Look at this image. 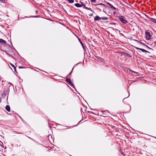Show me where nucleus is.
I'll return each instance as SVG.
<instances>
[{
  "mask_svg": "<svg viewBox=\"0 0 156 156\" xmlns=\"http://www.w3.org/2000/svg\"><path fill=\"white\" fill-rule=\"evenodd\" d=\"M119 20L123 23L126 24L128 21L125 20V18L123 16H121L119 17Z\"/></svg>",
  "mask_w": 156,
  "mask_h": 156,
  "instance_id": "f257e3e1",
  "label": "nucleus"
},
{
  "mask_svg": "<svg viewBox=\"0 0 156 156\" xmlns=\"http://www.w3.org/2000/svg\"><path fill=\"white\" fill-rule=\"evenodd\" d=\"M66 81L67 82L69 83V84L73 87H75L74 85L71 82L70 79L67 78L66 79Z\"/></svg>",
  "mask_w": 156,
  "mask_h": 156,
  "instance_id": "f03ea898",
  "label": "nucleus"
},
{
  "mask_svg": "<svg viewBox=\"0 0 156 156\" xmlns=\"http://www.w3.org/2000/svg\"><path fill=\"white\" fill-rule=\"evenodd\" d=\"M146 38L147 40H149L151 39V36L150 34L147 32H146Z\"/></svg>",
  "mask_w": 156,
  "mask_h": 156,
  "instance_id": "7ed1b4c3",
  "label": "nucleus"
},
{
  "mask_svg": "<svg viewBox=\"0 0 156 156\" xmlns=\"http://www.w3.org/2000/svg\"><path fill=\"white\" fill-rule=\"evenodd\" d=\"M136 49H137V50H140L141 51H143V52H147L148 53H150V52H149V51H146L145 50L143 49L140 48H139L138 47H136Z\"/></svg>",
  "mask_w": 156,
  "mask_h": 156,
  "instance_id": "20e7f679",
  "label": "nucleus"
},
{
  "mask_svg": "<svg viewBox=\"0 0 156 156\" xmlns=\"http://www.w3.org/2000/svg\"><path fill=\"white\" fill-rule=\"evenodd\" d=\"M96 5L97 6V8L98 9H100V7H101L102 6H105V5L102 3H100V4H98Z\"/></svg>",
  "mask_w": 156,
  "mask_h": 156,
  "instance_id": "39448f33",
  "label": "nucleus"
},
{
  "mask_svg": "<svg viewBox=\"0 0 156 156\" xmlns=\"http://www.w3.org/2000/svg\"><path fill=\"white\" fill-rule=\"evenodd\" d=\"M0 43L5 44H6V41L0 38Z\"/></svg>",
  "mask_w": 156,
  "mask_h": 156,
  "instance_id": "423d86ee",
  "label": "nucleus"
},
{
  "mask_svg": "<svg viewBox=\"0 0 156 156\" xmlns=\"http://www.w3.org/2000/svg\"><path fill=\"white\" fill-rule=\"evenodd\" d=\"M101 18H100L99 16H97L94 17V20L95 21H96L97 20H100V19H101Z\"/></svg>",
  "mask_w": 156,
  "mask_h": 156,
  "instance_id": "0eeeda50",
  "label": "nucleus"
},
{
  "mask_svg": "<svg viewBox=\"0 0 156 156\" xmlns=\"http://www.w3.org/2000/svg\"><path fill=\"white\" fill-rule=\"evenodd\" d=\"M5 109L8 112H9L10 110V107L9 105H7L5 107Z\"/></svg>",
  "mask_w": 156,
  "mask_h": 156,
  "instance_id": "6e6552de",
  "label": "nucleus"
},
{
  "mask_svg": "<svg viewBox=\"0 0 156 156\" xmlns=\"http://www.w3.org/2000/svg\"><path fill=\"white\" fill-rule=\"evenodd\" d=\"M75 5L77 7H81L82 6V5H80L78 3H76V4H75Z\"/></svg>",
  "mask_w": 156,
  "mask_h": 156,
  "instance_id": "1a4fd4ad",
  "label": "nucleus"
},
{
  "mask_svg": "<svg viewBox=\"0 0 156 156\" xmlns=\"http://www.w3.org/2000/svg\"><path fill=\"white\" fill-rule=\"evenodd\" d=\"M150 20L151 21L154 23H156V19H155L154 18H151L150 19Z\"/></svg>",
  "mask_w": 156,
  "mask_h": 156,
  "instance_id": "9d476101",
  "label": "nucleus"
},
{
  "mask_svg": "<svg viewBox=\"0 0 156 156\" xmlns=\"http://www.w3.org/2000/svg\"><path fill=\"white\" fill-rule=\"evenodd\" d=\"M6 96V94L5 93H3L2 94V97L3 98H5Z\"/></svg>",
  "mask_w": 156,
  "mask_h": 156,
  "instance_id": "9b49d317",
  "label": "nucleus"
},
{
  "mask_svg": "<svg viewBox=\"0 0 156 156\" xmlns=\"http://www.w3.org/2000/svg\"><path fill=\"white\" fill-rule=\"evenodd\" d=\"M101 18V19L102 20H106L108 19V18L107 17H102Z\"/></svg>",
  "mask_w": 156,
  "mask_h": 156,
  "instance_id": "f8f14e48",
  "label": "nucleus"
},
{
  "mask_svg": "<svg viewBox=\"0 0 156 156\" xmlns=\"http://www.w3.org/2000/svg\"><path fill=\"white\" fill-rule=\"evenodd\" d=\"M84 8L86 9L89 10H90L91 11H92L91 9L90 8H88L86 6H85L84 7Z\"/></svg>",
  "mask_w": 156,
  "mask_h": 156,
  "instance_id": "ddd939ff",
  "label": "nucleus"
},
{
  "mask_svg": "<svg viewBox=\"0 0 156 156\" xmlns=\"http://www.w3.org/2000/svg\"><path fill=\"white\" fill-rule=\"evenodd\" d=\"M11 65L13 68L14 69L15 71V72H16V68L15 67V66H14L12 64H11Z\"/></svg>",
  "mask_w": 156,
  "mask_h": 156,
  "instance_id": "4468645a",
  "label": "nucleus"
},
{
  "mask_svg": "<svg viewBox=\"0 0 156 156\" xmlns=\"http://www.w3.org/2000/svg\"><path fill=\"white\" fill-rule=\"evenodd\" d=\"M107 4L109 6H110V7H111L112 6V5L110 3H109V2H107Z\"/></svg>",
  "mask_w": 156,
  "mask_h": 156,
  "instance_id": "2eb2a0df",
  "label": "nucleus"
},
{
  "mask_svg": "<svg viewBox=\"0 0 156 156\" xmlns=\"http://www.w3.org/2000/svg\"><path fill=\"white\" fill-rule=\"evenodd\" d=\"M69 3H73L74 2L73 0H68Z\"/></svg>",
  "mask_w": 156,
  "mask_h": 156,
  "instance_id": "dca6fc26",
  "label": "nucleus"
},
{
  "mask_svg": "<svg viewBox=\"0 0 156 156\" xmlns=\"http://www.w3.org/2000/svg\"><path fill=\"white\" fill-rule=\"evenodd\" d=\"M111 8L114 10H116V8L113 5Z\"/></svg>",
  "mask_w": 156,
  "mask_h": 156,
  "instance_id": "f3484780",
  "label": "nucleus"
},
{
  "mask_svg": "<svg viewBox=\"0 0 156 156\" xmlns=\"http://www.w3.org/2000/svg\"><path fill=\"white\" fill-rule=\"evenodd\" d=\"M125 54L127 55V56H129V57H131V56H130V54H129V53H126Z\"/></svg>",
  "mask_w": 156,
  "mask_h": 156,
  "instance_id": "a211bd4d",
  "label": "nucleus"
},
{
  "mask_svg": "<svg viewBox=\"0 0 156 156\" xmlns=\"http://www.w3.org/2000/svg\"><path fill=\"white\" fill-rule=\"evenodd\" d=\"M143 44L144 46H145L146 47L148 48H149V49H151V48H150L147 45L145 44Z\"/></svg>",
  "mask_w": 156,
  "mask_h": 156,
  "instance_id": "6ab92c4d",
  "label": "nucleus"
},
{
  "mask_svg": "<svg viewBox=\"0 0 156 156\" xmlns=\"http://www.w3.org/2000/svg\"><path fill=\"white\" fill-rule=\"evenodd\" d=\"M92 2H95L96 0H90Z\"/></svg>",
  "mask_w": 156,
  "mask_h": 156,
  "instance_id": "aec40b11",
  "label": "nucleus"
},
{
  "mask_svg": "<svg viewBox=\"0 0 156 156\" xmlns=\"http://www.w3.org/2000/svg\"><path fill=\"white\" fill-rule=\"evenodd\" d=\"M80 42L81 44H82L83 48H84L83 45V44L80 41Z\"/></svg>",
  "mask_w": 156,
  "mask_h": 156,
  "instance_id": "412c9836",
  "label": "nucleus"
},
{
  "mask_svg": "<svg viewBox=\"0 0 156 156\" xmlns=\"http://www.w3.org/2000/svg\"><path fill=\"white\" fill-rule=\"evenodd\" d=\"M81 4H82V6H83L84 7H85V6H85V4H83V3H81Z\"/></svg>",
  "mask_w": 156,
  "mask_h": 156,
  "instance_id": "4be33fe9",
  "label": "nucleus"
},
{
  "mask_svg": "<svg viewBox=\"0 0 156 156\" xmlns=\"http://www.w3.org/2000/svg\"><path fill=\"white\" fill-rule=\"evenodd\" d=\"M38 13V11L37 10H36V13L37 14Z\"/></svg>",
  "mask_w": 156,
  "mask_h": 156,
  "instance_id": "5701e85b",
  "label": "nucleus"
},
{
  "mask_svg": "<svg viewBox=\"0 0 156 156\" xmlns=\"http://www.w3.org/2000/svg\"><path fill=\"white\" fill-rule=\"evenodd\" d=\"M0 1L2 2H3V0H0Z\"/></svg>",
  "mask_w": 156,
  "mask_h": 156,
  "instance_id": "b1692460",
  "label": "nucleus"
},
{
  "mask_svg": "<svg viewBox=\"0 0 156 156\" xmlns=\"http://www.w3.org/2000/svg\"><path fill=\"white\" fill-rule=\"evenodd\" d=\"M19 68H23V67H21V66H19Z\"/></svg>",
  "mask_w": 156,
  "mask_h": 156,
  "instance_id": "393cba45",
  "label": "nucleus"
},
{
  "mask_svg": "<svg viewBox=\"0 0 156 156\" xmlns=\"http://www.w3.org/2000/svg\"><path fill=\"white\" fill-rule=\"evenodd\" d=\"M90 16H93V14H90Z\"/></svg>",
  "mask_w": 156,
  "mask_h": 156,
  "instance_id": "a878e982",
  "label": "nucleus"
},
{
  "mask_svg": "<svg viewBox=\"0 0 156 156\" xmlns=\"http://www.w3.org/2000/svg\"><path fill=\"white\" fill-rule=\"evenodd\" d=\"M1 102V98L0 97V102Z\"/></svg>",
  "mask_w": 156,
  "mask_h": 156,
  "instance_id": "bb28decb",
  "label": "nucleus"
},
{
  "mask_svg": "<svg viewBox=\"0 0 156 156\" xmlns=\"http://www.w3.org/2000/svg\"><path fill=\"white\" fill-rule=\"evenodd\" d=\"M125 98H124L123 99V101H124V99H125Z\"/></svg>",
  "mask_w": 156,
  "mask_h": 156,
  "instance_id": "cd10ccee",
  "label": "nucleus"
},
{
  "mask_svg": "<svg viewBox=\"0 0 156 156\" xmlns=\"http://www.w3.org/2000/svg\"><path fill=\"white\" fill-rule=\"evenodd\" d=\"M134 40V41H137V40Z\"/></svg>",
  "mask_w": 156,
  "mask_h": 156,
  "instance_id": "c85d7f7f",
  "label": "nucleus"
},
{
  "mask_svg": "<svg viewBox=\"0 0 156 156\" xmlns=\"http://www.w3.org/2000/svg\"><path fill=\"white\" fill-rule=\"evenodd\" d=\"M71 73H72V72L70 73L69 74V75H70L71 74Z\"/></svg>",
  "mask_w": 156,
  "mask_h": 156,
  "instance_id": "c756f323",
  "label": "nucleus"
},
{
  "mask_svg": "<svg viewBox=\"0 0 156 156\" xmlns=\"http://www.w3.org/2000/svg\"><path fill=\"white\" fill-rule=\"evenodd\" d=\"M37 17V16H33V17Z\"/></svg>",
  "mask_w": 156,
  "mask_h": 156,
  "instance_id": "7c9ffc66",
  "label": "nucleus"
},
{
  "mask_svg": "<svg viewBox=\"0 0 156 156\" xmlns=\"http://www.w3.org/2000/svg\"><path fill=\"white\" fill-rule=\"evenodd\" d=\"M154 44H155L156 45V41H155V42H154Z\"/></svg>",
  "mask_w": 156,
  "mask_h": 156,
  "instance_id": "2f4dec72",
  "label": "nucleus"
},
{
  "mask_svg": "<svg viewBox=\"0 0 156 156\" xmlns=\"http://www.w3.org/2000/svg\"><path fill=\"white\" fill-rule=\"evenodd\" d=\"M129 96H129H128V97Z\"/></svg>",
  "mask_w": 156,
  "mask_h": 156,
  "instance_id": "473e14b6",
  "label": "nucleus"
}]
</instances>
